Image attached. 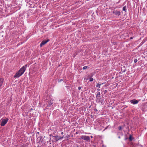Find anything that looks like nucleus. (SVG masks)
I'll return each mask as SVG.
<instances>
[{"label": "nucleus", "instance_id": "obj_1", "mask_svg": "<svg viewBox=\"0 0 147 147\" xmlns=\"http://www.w3.org/2000/svg\"><path fill=\"white\" fill-rule=\"evenodd\" d=\"M27 67V64L23 66L14 75V77L18 78L21 76L24 73L26 70V69Z\"/></svg>", "mask_w": 147, "mask_h": 147}, {"label": "nucleus", "instance_id": "obj_2", "mask_svg": "<svg viewBox=\"0 0 147 147\" xmlns=\"http://www.w3.org/2000/svg\"><path fill=\"white\" fill-rule=\"evenodd\" d=\"M51 96L48 95L46 97V102L48 106H50L53 103V100L51 98Z\"/></svg>", "mask_w": 147, "mask_h": 147}, {"label": "nucleus", "instance_id": "obj_3", "mask_svg": "<svg viewBox=\"0 0 147 147\" xmlns=\"http://www.w3.org/2000/svg\"><path fill=\"white\" fill-rule=\"evenodd\" d=\"M8 119L7 118H6L5 119H3L2 120V121L1 122V126H4L7 123L8 121Z\"/></svg>", "mask_w": 147, "mask_h": 147}, {"label": "nucleus", "instance_id": "obj_4", "mask_svg": "<svg viewBox=\"0 0 147 147\" xmlns=\"http://www.w3.org/2000/svg\"><path fill=\"white\" fill-rule=\"evenodd\" d=\"M112 13L113 14H114L115 15L117 16H119L121 14V12L120 11L117 10H114L112 12Z\"/></svg>", "mask_w": 147, "mask_h": 147}, {"label": "nucleus", "instance_id": "obj_5", "mask_svg": "<svg viewBox=\"0 0 147 147\" xmlns=\"http://www.w3.org/2000/svg\"><path fill=\"white\" fill-rule=\"evenodd\" d=\"M96 101L98 102H100L101 103L103 102V100L102 99L100 96L96 97Z\"/></svg>", "mask_w": 147, "mask_h": 147}, {"label": "nucleus", "instance_id": "obj_6", "mask_svg": "<svg viewBox=\"0 0 147 147\" xmlns=\"http://www.w3.org/2000/svg\"><path fill=\"white\" fill-rule=\"evenodd\" d=\"M81 138L86 141H88L90 140V137L88 136H82L81 137Z\"/></svg>", "mask_w": 147, "mask_h": 147}, {"label": "nucleus", "instance_id": "obj_7", "mask_svg": "<svg viewBox=\"0 0 147 147\" xmlns=\"http://www.w3.org/2000/svg\"><path fill=\"white\" fill-rule=\"evenodd\" d=\"M37 141L38 142V143L41 142L42 143L43 142V139L42 136H40L38 137L37 139Z\"/></svg>", "mask_w": 147, "mask_h": 147}, {"label": "nucleus", "instance_id": "obj_8", "mask_svg": "<svg viewBox=\"0 0 147 147\" xmlns=\"http://www.w3.org/2000/svg\"><path fill=\"white\" fill-rule=\"evenodd\" d=\"M130 102L131 104L133 105H135L138 103L139 102V101L136 99H134L131 100Z\"/></svg>", "mask_w": 147, "mask_h": 147}, {"label": "nucleus", "instance_id": "obj_9", "mask_svg": "<svg viewBox=\"0 0 147 147\" xmlns=\"http://www.w3.org/2000/svg\"><path fill=\"white\" fill-rule=\"evenodd\" d=\"M49 40L48 39L46 41H43L40 44V46L42 47V46L46 44L47 42L49 41Z\"/></svg>", "mask_w": 147, "mask_h": 147}, {"label": "nucleus", "instance_id": "obj_10", "mask_svg": "<svg viewBox=\"0 0 147 147\" xmlns=\"http://www.w3.org/2000/svg\"><path fill=\"white\" fill-rule=\"evenodd\" d=\"M4 79L3 78H0V87H1L3 85Z\"/></svg>", "mask_w": 147, "mask_h": 147}, {"label": "nucleus", "instance_id": "obj_11", "mask_svg": "<svg viewBox=\"0 0 147 147\" xmlns=\"http://www.w3.org/2000/svg\"><path fill=\"white\" fill-rule=\"evenodd\" d=\"M129 139L130 141H132L133 140V138L131 136V135H129Z\"/></svg>", "mask_w": 147, "mask_h": 147}, {"label": "nucleus", "instance_id": "obj_12", "mask_svg": "<svg viewBox=\"0 0 147 147\" xmlns=\"http://www.w3.org/2000/svg\"><path fill=\"white\" fill-rule=\"evenodd\" d=\"M101 86V84H100L99 83H98L96 85V87H98L99 88H100V86Z\"/></svg>", "mask_w": 147, "mask_h": 147}, {"label": "nucleus", "instance_id": "obj_13", "mask_svg": "<svg viewBox=\"0 0 147 147\" xmlns=\"http://www.w3.org/2000/svg\"><path fill=\"white\" fill-rule=\"evenodd\" d=\"M126 10V6H124L123 8V10L125 11Z\"/></svg>", "mask_w": 147, "mask_h": 147}, {"label": "nucleus", "instance_id": "obj_14", "mask_svg": "<svg viewBox=\"0 0 147 147\" xmlns=\"http://www.w3.org/2000/svg\"><path fill=\"white\" fill-rule=\"evenodd\" d=\"M100 96V92H97V94L96 95V96Z\"/></svg>", "mask_w": 147, "mask_h": 147}, {"label": "nucleus", "instance_id": "obj_15", "mask_svg": "<svg viewBox=\"0 0 147 147\" xmlns=\"http://www.w3.org/2000/svg\"><path fill=\"white\" fill-rule=\"evenodd\" d=\"M122 129V126H120L119 127V129L120 130H121Z\"/></svg>", "mask_w": 147, "mask_h": 147}, {"label": "nucleus", "instance_id": "obj_16", "mask_svg": "<svg viewBox=\"0 0 147 147\" xmlns=\"http://www.w3.org/2000/svg\"><path fill=\"white\" fill-rule=\"evenodd\" d=\"M93 80V79L92 78H91L90 79L89 81L90 82H92Z\"/></svg>", "mask_w": 147, "mask_h": 147}, {"label": "nucleus", "instance_id": "obj_17", "mask_svg": "<svg viewBox=\"0 0 147 147\" xmlns=\"http://www.w3.org/2000/svg\"><path fill=\"white\" fill-rule=\"evenodd\" d=\"M63 138V137H61L60 138H58L57 140H56V141H58V140H60V139H62Z\"/></svg>", "mask_w": 147, "mask_h": 147}, {"label": "nucleus", "instance_id": "obj_18", "mask_svg": "<svg viewBox=\"0 0 147 147\" xmlns=\"http://www.w3.org/2000/svg\"><path fill=\"white\" fill-rule=\"evenodd\" d=\"M88 67L87 66H84L83 67V69L84 70V69H86Z\"/></svg>", "mask_w": 147, "mask_h": 147}, {"label": "nucleus", "instance_id": "obj_19", "mask_svg": "<svg viewBox=\"0 0 147 147\" xmlns=\"http://www.w3.org/2000/svg\"><path fill=\"white\" fill-rule=\"evenodd\" d=\"M138 61V60L137 59H135L134 60V62L135 63H136Z\"/></svg>", "mask_w": 147, "mask_h": 147}, {"label": "nucleus", "instance_id": "obj_20", "mask_svg": "<svg viewBox=\"0 0 147 147\" xmlns=\"http://www.w3.org/2000/svg\"><path fill=\"white\" fill-rule=\"evenodd\" d=\"M55 137L56 138V140H57L58 138H60L59 137H58V136H55Z\"/></svg>", "mask_w": 147, "mask_h": 147}, {"label": "nucleus", "instance_id": "obj_21", "mask_svg": "<svg viewBox=\"0 0 147 147\" xmlns=\"http://www.w3.org/2000/svg\"><path fill=\"white\" fill-rule=\"evenodd\" d=\"M107 92V90H106L104 91V93L105 94Z\"/></svg>", "mask_w": 147, "mask_h": 147}, {"label": "nucleus", "instance_id": "obj_22", "mask_svg": "<svg viewBox=\"0 0 147 147\" xmlns=\"http://www.w3.org/2000/svg\"><path fill=\"white\" fill-rule=\"evenodd\" d=\"M81 88H82V87H81V86H79V87H78V89L79 90H81Z\"/></svg>", "mask_w": 147, "mask_h": 147}, {"label": "nucleus", "instance_id": "obj_23", "mask_svg": "<svg viewBox=\"0 0 147 147\" xmlns=\"http://www.w3.org/2000/svg\"><path fill=\"white\" fill-rule=\"evenodd\" d=\"M126 69H124V70H123V71H122V72H125L126 71Z\"/></svg>", "mask_w": 147, "mask_h": 147}, {"label": "nucleus", "instance_id": "obj_24", "mask_svg": "<svg viewBox=\"0 0 147 147\" xmlns=\"http://www.w3.org/2000/svg\"><path fill=\"white\" fill-rule=\"evenodd\" d=\"M102 147H106V145H105L104 144H102Z\"/></svg>", "mask_w": 147, "mask_h": 147}, {"label": "nucleus", "instance_id": "obj_25", "mask_svg": "<svg viewBox=\"0 0 147 147\" xmlns=\"http://www.w3.org/2000/svg\"><path fill=\"white\" fill-rule=\"evenodd\" d=\"M76 147H82V146H76Z\"/></svg>", "mask_w": 147, "mask_h": 147}, {"label": "nucleus", "instance_id": "obj_26", "mask_svg": "<svg viewBox=\"0 0 147 147\" xmlns=\"http://www.w3.org/2000/svg\"><path fill=\"white\" fill-rule=\"evenodd\" d=\"M100 89H99V88H98L97 89V90L98 91H100Z\"/></svg>", "mask_w": 147, "mask_h": 147}, {"label": "nucleus", "instance_id": "obj_27", "mask_svg": "<svg viewBox=\"0 0 147 147\" xmlns=\"http://www.w3.org/2000/svg\"><path fill=\"white\" fill-rule=\"evenodd\" d=\"M133 38V37H131L130 38V39H132Z\"/></svg>", "mask_w": 147, "mask_h": 147}, {"label": "nucleus", "instance_id": "obj_28", "mask_svg": "<svg viewBox=\"0 0 147 147\" xmlns=\"http://www.w3.org/2000/svg\"><path fill=\"white\" fill-rule=\"evenodd\" d=\"M63 134V132H61V134Z\"/></svg>", "mask_w": 147, "mask_h": 147}, {"label": "nucleus", "instance_id": "obj_29", "mask_svg": "<svg viewBox=\"0 0 147 147\" xmlns=\"http://www.w3.org/2000/svg\"><path fill=\"white\" fill-rule=\"evenodd\" d=\"M90 137H91V138H93V136H90Z\"/></svg>", "mask_w": 147, "mask_h": 147}, {"label": "nucleus", "instance_id": "obj_30", "mask_svg": "<svg viewBox=\"0 0 147 147\" xmlns=\"http://www.w3.org/2000/svg\"><path fill=\"white\" fill-rule=\"evenodd\" d=\"M104 83H100V84H101V85H102V84H104Z\"/></svg>", "mask_w": 147, "mask_h": 147}, {"label": "nucleus", "instance_id": "obj_31", "mask_svg": "<svg viewBox=\"0 0 147 147\" xmlns=\"http://www.w3.org/2000/svg\"><path fill=\"white\" fill-rule=\"evenodd\" d=\"M33 110L32 109V108H31V109H30V111H32Z\"/></svg>", "mask_w": 147, "mask_h": 147}, {"label": "nucleus", "instance_id": "obj_32", "mask_svg": "<svg viewBox=\"0 0 147 147\" xmlns=\"http://www.w3.org/2000/svg\"><path fill=\"white\" fill-rule=\"evenodd\" d=\"M118 138H120L121 137H120V136H119V137H118Z\"/></svg>", "mask_w": 147, "mask_h": 147}, {"label": "nucleus", "instance_id": "obj_33", "mask_svg": "<svg viewBox=\"0 0 147 147\" xmlns=\"http://www.w3.org/2000/svg\"><path fill=\"white\" fill-rule=\"evenodd\" d=\"M63 81V80H61L60 81V82H61V81Z\"/></svg>", "mask_w": 147, "mask_h": 147}, {"label": "nucleus", "instance_id": "obj_34", "mask_svg": "<svg viewBox=\"0 0 147 147\" xmlns=\"http://www.w3.org/2000/svg\"><path fill=\"white\" fill-rule=\"evenodd\" d=\"M122 70V68H121V71Z\"/></svg>", "mask_w": 147, "mask_h": 147}, {"label": "nucleus", "instance_id": "obj_35", "mask_svg": "<svg viewBox=\"0 0 147 147\" xmlns=\"http://www.w3.org/2000/svg\"><path fill=\"white\" fill-rule=\"evenodd\" d=\"M37 147H40V146H39L38 145V146Z\"/></svg>", "mask_w": 147, "mask_h": 147}, {"label": "nucleus", "instance_id": "obj_36", "mask_svg": "<svg viewBox=\"0 0 147 147\" xmlns=\"http://www.w3.org/2000/svg\"><path fill=\"white\" fill-rule=\"evenodd\" d=\"M93 75H92V76H91V77H92V76H93Z\"/></svg>", "mask_w": 147, "mask_h": 147}, {"label": "nucleus", "instance_id": "obj_37", "mask_svg": "<svg viewBox=\"0 0 147 147\" xmlns=\"http://www.w3.org/2000/svg\"><path fill=\"white\" fill-rule=\"evenodd\" d=\"M141 147H142V146H142V145H141Z\"/></svg>", "mask_w": 147, "mask_h": 147}]
</instances>
